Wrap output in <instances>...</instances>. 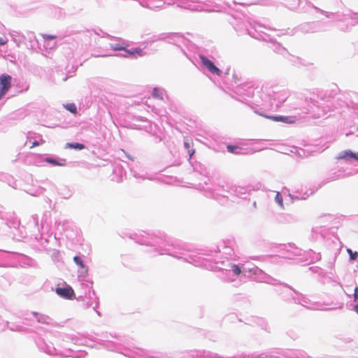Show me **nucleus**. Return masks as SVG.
I'll return each instance as SVG.
<instances>
[{
  "instance_id": "nucleus-19",
  "label": "nucleus",
  "mask_w": 358,
  "mask_h": 358,
  "mask_svg": "<svg viewBox=\"0 0 358 358\" xmlns=\"http://www.w3.org/2000/svg\"><path fill=\"white\" fill-rule=\"evenodd\" d=\"M45 318H46V317H45V316H41V317L38 319V321L39 322H43V323H45V322H45Z\"/></svg>"
},
{
  "instance_id": "nucleus-8",
  "label": "nucleus",
  "mask_w": 358,
  "mask_h": 358,
  "mask_svg": "<svg viewBox=\"0 0 358 358\" xmlns=\"http://www.w3.org/2000/svg\"><path fill=\"white\" fill-rule=\"evenodd\" d=\"M65 108L71 113L76 114L77 113V108L74 103H67Z\"/></svg>"
},
{
  "instance_id": "nucleus-12",
  "label": "nucleus",
  "mask_w": 358,
  "mask_h": 358,
  "mask_svg": "<svg viewBox=\"0 0 358 358\" xmlns=\"http://www.w3.org/2000/svg\"><path fill=\"white\" fill-rule=\"evenodd\" d=\"M45 162L55 166H62V164L57 162L55 159L52 158H46Z\"/></svg>"
},
{
  "instance_id": "nucleus-21",
  "label": "nucleus",
  "mask_w": 358,
  "mask_h": 358,
  "mask_svg": "<svg viewBox=\"0 0 358 358\" xmlns=\"http://www.w3.org/2000/svg\"><path fill=\"white\" fill-rule=\"evenodd\" d=\"M185 146L187 149H189V148H190V145H189V143L188 142H185Z\"/></svg>"
},
{
  "instance_id": "nucleus-11",
  "label": "nucleus",
  "mask_w": 358,
  "mask_h": 358,
  "mask_svg": "<svg viewBox=\"0 0 358 358\" xmlns=\"http://www.w3.org/2000/svg\"><path fill=\"white\" fill-rule=\"evenodd\" d=\"M231 270L234 272V273L236 275H240L241 273V268L236 264L231 265Z\"/></svg>"
},
{
  "instance_id": "nucleus-16",
  "label": "nucleus",
  "mask_w": 358,
  "mask_h": 358,
  "mask_svg": "<svg viewBox=\"0 0 358 358\" xmlns=\"http://www.w3.org/2000/svg\"><path fill=\"white\" fill-rule=\"evenodd\" d=\"M141 52H142V50H141V49H140V48H136V49H134V50H129V51H128V52H129V54H131V55H133V54H135V53H137V54H138V55H141Z\"/></svg>"
},
{
  "instance_id": "nucleus-3",
  "label": "nucleus",
  "mask_w": 358,
  "mask_h": 358,
  "mask_svg": "<svg viewBox=\"0 0 358 358\" xmlns=\"http://www.w3.org/2000/svg\"><path fill=\"white\" fill-rule=\"evenodd\" d=\"M55 292L59 296L67 299H72L75 297L73 289L69 285L65 287H57Z\"/></svg>"
},
{
  "instance_id": "nucleus-9",
  "label": "nucleus",
  "mask_w": 358,
  "mask_h": 358,
  "mask_svg": "<svg viewBox=\"0 0 358 358\" xmlns=\"http://www.w3.org/2000/svg\"><path fill=\"white\" fill-rule=\"evenodd\" d=\"M348 253L350 255V258L351 260L354 261L358 257L357 252H353L351 249H347Z\"/></svg>"
},
{
  "instance_id": "nucleus-4",
  "label": "nucleus",
  "mask_w": 358,
  "mask_h": 358,
  "mask_svg": "<svg viewBox=\"0 0 358 358\" xmlns=\"http://www.w3.org/2000/svg\"><path fill=\"white\" fill-rule=\"evenodd\" d=\"M266 117L275 122H282L288 124H293L295 122L294 119L286 116H266Z\"/></svg>"
},
{
  "instance_id": "nucleus-22",
  "label": "nucleus",
  "mask_w": 358,
  "mask_h": 358,
  "mask_svg": "<svg viewBox=\"0 0 358 358\" xmlns=\"http://www.w3.org/2000/svg\"><path fill=\"white\" fill-rule=\"evenodd\" d=\"M354 310L358 314V304L354 306Z\"/></svg>"
},
{
  "instance_id": "nucleus-5",
  "label": "nucleus",
  "mask_w": 358,
  "mask_h": 358,
  "mask_svg": "<svg viewBox=\"0 0 358 358\" xmlns=\"http://www.w3.org/2000/svg\"><path fill=\"white\" fill-rule=\"evenodd\" d=\"M65 148L69 149H76V150H83L85 148V146L84 144L79 143H67L65 145Z\"/></svg>"
},
{
  "instance_id": "nucleus-2",
  "label": "nucleus",
  "mask_w": 358,
  "mask_h": 358,
  "mask_svg": "<svg viewBox=\"0 0 358 358\" xmlns=\"http://www.w3.org/2000/svg\"><path fill=\"white\" fill-rule=\"evenodd\" d=\"M200 59L202 62L203 65L212 73L220 76L221 71L213 64L212 61L208 59L207 57L201 55Z\"/></svg>"
},
{
  "instance_id": "nucleus-13",
  "label": "nucleus",
  "mask_w": 358,
  "mask_h": 358,
  "mask_svg": "<svg viewBox=\"0 0 358 358\" xmlns=\"http://www.w3.org/2000/svg\"><path fill=\"white\" fill-rule=\"evenodd\" d=\"M42 36H43V38L45 41L52 40L56 38V36L55 35H48V34H43Z\"/></svg>"
},
{
  "instance_id": "nucleus-17",
  "label": "nucleus",
  "mask_w": 358,
  "mask_h": 358,
  "mask_svg": "<svg viewBox=\"0 0 358 358\" xmlns=\"http://www.w3.org/2000/svg\"><path fill=\"white\" fill-rule=\"evenodd\" d=\"M43 143H44V141H43V140H41V143H39L38 141H34L32 143V145L31 146V148L38 146L40 144Z\"/></svg>"
},
{
  "instance_id": "nucleus-1",
  "label": "nucleus",
  "mask_w": 358,
  "mask_h": 358,
  "mask_svg": "<svg viewBox=\"0 0 358 358\" xmlns=\"http://www.w3.org/2000/svg\"><path fill=\"white\" fill-rule=\"evenodd\" d=\"M12 78L8 74L0 76V100L11 87Z\"/></svg>"
},
{
  "instance_id": "nucleus-7",
  "label": "nucleus",
  "mask_w": 358,
  "mask_h": 358,
  "mask_svg": "<svg viewBox=\"0 0 358 358\" xmlns=\"http://www.w3.org/2000/svg\"><path fill=\"white\" fill-rule=\"evenodd\" d=\"M152 96L159 100H163V95L162 91L157 87H155L152 92Z\"/></svg>"
},
{
  "instance_id": "nucleus-18",
  "label": "nucleus",
  "mask_w": 358,
  "mask_h": 358,
  "mask_svg": "<svg viewBox=\"0 0 358 358\" xmlns=\"http://www.w3.org/2000/svg\"><path fill=\"white\" fill-rule=\"evenodd\" d=\"M7 43V40L0 37V45H4Z\"/></svg>"
},
{
  "instance_id": "nucleus-10",
  "label": "nucleus",
  "mask_w": 358,
  "mask_h": 358,
  "mask_svg": "<svg viewBox=\"0 0 358 358\" xmlns=\"http://www.w3.org/2000/svg\"><path fill=\"white\" fill-rule=\"evenodd\" d=\"M73 261H74V262H75L77 265H78V266H80L81 268H85V266L84 265V264H83V262L82 259H81L79 257H78V256L74 257H73Z\"/></svg>"
},
{
  "instance_id": "nucleus-6",
  "label": "nucleus",
  "mask_w": 358,
  "mask_h": 358,
  "mask_svg": "<svg viewBox=\"0 0 358 358\" xmlns=\"http://www.w3.org/2000/svg\"><path fill=\"white\" fill-rule=\"evenodd\" d=\"M347 157L355 158V159L358 160V153L355 154V153L352 152L351 151L344 152L343 154H342V155H341L338 158L343 159V158H345Z\"/></svg>"
},
{
  "instance_id": "nucleus-23",
  "label": "nucleus",
  "mask_w": 358,
  "mask_h": 358,
  "mask_svg": "<svg viewBox=\"0 0 358 358\" xmlns=\"http://www.w3.org/2000/svg\"><path fill=\"white\" fill-rule=\"evenodd\" d=\"M194 153V150H192L191 152L189 151V156H190V157L193 155Z\"/></svg>"
},
{
  "instance_id": "nucleus-14",
  "label": "nucleus",
  "mask_w": 358,
  "mask_h": 358,
  "mask_svg": "<svg viewBox=\"0 0 358 358\" xmlns=\"http://www.w3.org/2000/svg\"><path fill=\"white\" fill-rule=\"evenodd\" d=\"M353 298L355 302H358V287L355 288Z\"/></svg>"
},
{
  "instance_id": "nucleus-20",
  "label": "nucleus",
  "mask_w": 358,
  "mask_h": 358,
  "mask_svg": "<svg viewBox=\"0 0 358 358\" xmlns=\"http://www.w3.org/2000/svg\"><path fill=\"white\" fill-rule=\"evenodd\" d=\"M114 50H124V48H122V47H120V46H115V47L114 48Z\"/></svg>"
},
{
  "instance_id": "nucleus-15",
  "label": "nucleus",
  "mask_w": 358,
  "mask_h": 358,
  "mask_svg": "<svg viewBox=\"0 0 358 358\" xmlns=\"http://www.w3.org/2000/svg\"><path fill=\"white\" fill-rule=\"evenodd\" d=\"M227 150L230 152H235V150L238 148L236 145H229L227 147Z\"/></svg>"
}]
</instances>
